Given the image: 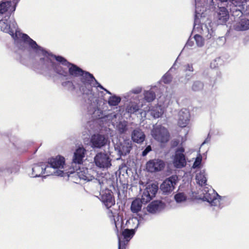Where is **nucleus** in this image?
<instances>
[{"instance_id": "nucleus-39", "label": "nucleus", "mask_w": 249, "mask_h": 249, "mask_svg": "<svg viewBox=\"0 0 249 249\" xmlns=\"http://www.w3.org/2000/svg\"><path fill=\"white\" fill-rule=\"evenodd\" d=\"M99 113L101 114V111L100 109L98 108L94 109V110L92 113L94 117H97L98 116L99 117H102V115H100Z\"/></svg>"}, {"instance_id": "nucleus-2", "label": "nucleus", "mask_w": 249, "mask_h": 249, "mask_svg": "<svg viewBox=\"0 0 249 249\" xmlns=\"http://www.w3.org/2000/svg\"><path fill=\"white\" fill-rule=\"evenodd\" d=\"M19 1V0H3L0 2V29L2 32L9 34L19 47H21L22 44L28 45L31 53L34 54L36 60L33 68L36 71L42 74L51 63L55 60L56 55L45 50L27 35L21 33L18 30L15 20L10 18L9 15L15 11Z\"/></svg>"}, {"instance_id": "nucleus-45", "label": "nucleus", "mask_w": 249, "mask_h": 249, "mask_svg": "<svg viewBox=\"0 0 249 249\" xmlns=\"http://www.w3.org/2000/svg\"><path fill=\"white\" fill-rule=\"evenodd\" d=\"M188 76L186 75V78L187 79V81H188L190 79V77H187Z\"/></svg>"}, {"instance_id": "nucleus-6", "label": "nucleus", "mask_w": 249, "mask_h": 249, "mask_svg": "<svg viewBox=\"0 0 249 249\" xmlns=\"http://www.w3.org/2000/svg\"><path fill=\"white\" fill-rule=\"evenodd\" d=\"M65 166V158L63 157L58 156L55 158L50 159L45 170L47 175H56L63 177L68 172H65L63 169Z\"/></svg>"}, {"instance_id": "nucleus-7", "label": "nucleus", "mask_w": 249, "mask_h": 249, "mask_svg": "<svg viewBox=\"0 0 249 249\" xmlns=\"http://www.w3.org/2000/svg\"><path fill=\"white\" fill-rule=\"evenodd\" d=\"M152 137L158 142L166 143L169 140V133L168 130L161 125H155L151 131Z\"/></svg>"}, {"instance_id": "nucleus-1", "label": "nucleus", "mask_w": 249, "mask_h": 249, "mask_svg": "<svg viewBox=\"0 0 249 249\" xmlns=\"http://www.w3.org/2000/svg\"><path fill=\"white\" fill-rule=\"evenodd\" d=\"M42 74L45 76L54 78L58 75L62 79L65 80L61 85L70 91L78 89L87 98L88 103L95 106L99 98H102L105 93L99 91V88L111 96L108 98L107 103L110 106H116L120 103L121 98L105 89L89 72L83 70L77 65L69 62L61 56H56Z\"/></svg>"}, {"instance_id": "nucleus-10", "label": "nucleus", "mask_w": 249, "mask_h": 249, "mask_svg": "<svg viewBox=\"0 0 249 249\" xmlns=\"http://www.w3.org/2000/svg\"><path fill=\"white\" fill-rule=\"evenodd\" d=\"M111 160L107 154L98 153L94 158L95 165L100 168H108L111 165Z\"/></svg>"}, {"instance_id": "nucleus-41", "label": "nucleus", "mask_w": 249, "mask_h": 249, "mask_svg": "<svg viewBox=\"0 0 249 249\" xmlns=\"http://www.w3.org/2000/svg\"><path fill=\"white\" fill-rule=\"evenodd\" d=\"M0 172H4V174H6V172L9 173V171L6 167H1L0 168Z\"/></svg>"}, {"instance_id": "nucleus-24", "label": "nucleus", "mask_w": 249, "mask_h": 249, "mask_svg": "<svg viewBox=\"0 0 249 249\" xmlns=\"http://www.w3.org/2000/svg\"><path fill=\"white\" fill-rule=\"evenodd\" d=\"M228 12L225 7H220L217 12V18L218 24H223L229 19Z\"/></svg>"}, {"instance_id": "nucleus-28", "label": "nucleus", "mask_w": 249, "mask_h": 249, "mask_svg": "<svg viewBox=\"0 0 249 249\" xmlns=\"http://www.w3.org/2000/svg\"><path fill=\"white\" fill-rule=\"evenodd\" d=\"M144 99L147 102H152L156 98L155 92L151 89L144 90L143 92Z\"/></svg>"}, {"instance_id": "nucleus-33", "label": "nucleus", "mask_w": 249, "mask_h": 249, "mask_svg": "<svg viewBox=\"0 0 249 249\" xmlns=\"http://www.w3.org/2000/svg\"><path fill=\"white\" fill-rule=\"evenodd\" d=\"M108 216L111 218V220H113L115 223V227L117 228V223L116 221V219H117V221L119 220V216L117 213H113L111 211H109L108 212Z\"/></svg>"}, {"instance_id": "nucleus-12", "label": "nucleus", "mask_w": 249, "mask_h": 249, "mask_svg": "<svg viewBox=\"0 0 249 249\" xmlns=\"http://www.w3.org/2000/svg\"><path fill=\"white\" fill-rule=\"evenodd\" d=\"M134 233V230L125 229L123 231L121 237L118 235V249H125L126 244L132 238Z\"/></svg>"}, {"instance_id": "nucleus-38", "label": "nucleus", "mask_w": 249, "mask_h": 249, "mask_svg": "<svg viewBox=\"0 0 249 249\" xmlns=\"http://www.w3.org/2000/svg\"><path fill=\"white\" fill-rule=\"evenodd\" d=\"M151 147L150 145L147 146L145 149L142 151V156H145L150 151H151Z\"/></svg>"}, {"instance_id": "nucleus-36", "label": "nucleus", "mask_w": 249, "mask_h": 249, "mask_svg": "<svg viewBox=\"0 0 249 249\" xmlns=\"http://www.w3.org/2000/svg\"><path fill=\"white\" fill-rule=\"evenodd\" d=\"M221 60L220 58L217 57L213 60L210 64V66L212 68H216L218 66L219 64H220Z\"/></svg>"}, {"instance_id": "nucleus-17", "label": "nucleus", "mask_w": 249, "mask_h": 249, "mask_svg": "<svg viewBox=\"0 0 249 249\" xmlns=\"http://www.w3.org/2000/svg\"><path fill=\"white\" fill-rule=\"evenodd\" d=\"M100 199L107 209L115 204V199L112 193L109 190H106L100 194Z\"/></svg>"}, {"instance_id": "nucleus-8", "label": "nucleus", "mask_w": 249, "mask_h": 249, "mask_svg": "<svg viewBox=\"0 0 249 249\" xmlns=\"http://www.w3.org/2000/svg\"><path fill=\"white\" fill-rule=\"evenodd\" d=\"M93 173H94L91 169H88V168H79L77 172V175L80 179L89 181L93 179V182L95 184H97L100 187H101V184L103 183V181H100L99 179H95Z\"/></svg>"}, {"instance_id": "nucleus-9", "label": "nucleus", "mask_w": 249, "mask_h": 249, "mask_svg": "<svg viewBox=\"0 0 249 249\" xmlns=\"http://www.w3.org/2000/svg\"><path fill=\"white\" fill-rule=\"evenodd\" d=\"M185 149L182 147H178L173 158V164L177 168H182L186 165V160L184 152Z\"/></svg>"}, {"instance_id": "nucleus-31", "label": "nucleus", "mask_w": 249, "mask_h": 249, "mask_svg": "<svg viewBox=\"0 0 249 249\" xmlns=\"http://www.w3.org/2000/svg\"><path fill=\"white\" fill-rule=\"evenodd\" d=\"M176 201L178 203H182L187 199V196L184 193H178L174 196Z\"/></svg>"}, {"instance_id": "nucleus-4", "label": "nucleus", "mask_w": 249, "mask_h": 249, "mask_svg": "<svg viewBox=\"0 0 249 249\" xmlns=\"http://www.w3.org/2000/svg\"><path fill=\"white\" fill-rule=\"evenodd\" d=\"M158 190V186L156 183L148 184L142 196L141 200L136 199L131 203V210L134 213L139 212L142 208V203L149 202L156 195Z\"/></svg>"}, {"instance_id": "nucleus-37", "label": "nucleus", "mask_w": 249, "mask_h": 249, "mask_svg": "<svg viewBox=\"0 0 249 249\" xmlns=\"http://www.w3.org/2000/svg\"><path fill=\"white\" fill-rule=\"evenodd\" d=\"M184 70L190 72L194 71V68L192 64H187L184 66Z\"/></svg>"}, {"instance_id": "nucleus-18", "label": "nucleus", "mask_w": 249, "mask_h": 249, "mask_svg": "<svg viewBox=\"0 0 249 249\" xmlns=\"http://www.w3.org/2000/svg\"><path fill=\"white\" fill-rule=\"evenodd\" d=\"M233 29L236 31H246L249 30V19L241 18L235 20L233 23Z\"/></svg>"}, {"instance_id": "nucleus-14", "label": "nucleus", "mask_w": 249, "mask_h": 249, "mask_svg": "<svg viewBox=\"0 0 249 249\" xmlns=\"http://www.w3.org/2000/svg\"><path fill=\"white\" fill-rule=\"evenodd\" d=\"M114 148L120 156L126 155L132 148V142L129 140H124L122 142L116 143Z\"/></svg>"}, {"instance_id": "nucleus-23", "label": "nucleus", "mask_w": 249, "mask_h": 249, "mask_svg": "<svg viewBox=\"0 0 249 249\" xmlns=\"http://www.w3.org/2000/svg\"><path fill=\"white\" fill-rule=\"evenodd\" d=\"M132 140L136 143H141L145 140V136L143 132L140 128L134 129L131 135Z\"/></svg>"}, {"instance_id": "nucleus-3", "label": "nucleus", "mask_w": 249, "mask_h": 249, "mask_svg": "<svg viewBox=\"0 0 249 249\" xmlns=\"http://www.w3.org/2000/svg\"><path fill=\"white\" fill-rule=\"evenodd\" d=\"M205 8L203 6H199L196 4L195 17L194 25V31L201 34V35L196 34L194 38L196 41V45L199 47H202L204 44V39L211 38L214 34V31L210 25H207V24H200L201 21H203V18L205 17L204 11ZM208 23L210 24V22Z\"/></svg>"}, {"instance_id": "nucleus-20", "label": "nucleus", "mask_w": 249, "mask_h": 249, "mask_svg": "<svg viewBox=\"0 0 249 249\" xmlns=\"http://www.w3.org/2000/svg\"><path fill=\"white\" fill-rule=\"evenodd\" d=\"M86 150L83 146H78L75 150L72 158V163L81 164L85 157Z\"/></svg>"}, {"instance_id": "nucleus-42", "label": "nucleus", "mask_w": 249, "mask_h": 249, "mask_svg": "<svg viewBox=\"0 0 249 249\" xmlns=\"http://www.w3.org/2000/svg\"><path fill=\"white\" fill-rule=\"evenodd\" d=\"M247 10H246V11L245 12H238L239 13L237 15H239V14H242L243 13H249V5H248V4L247 3Z\"/></svg>"}, {"instance_id": "nucleus-13", "label": "nucleus", "mask_w": 249, "mask_h": 249, "mask_svg": "<svg viewBox=\"0 0 249 249\" xmlns=\"http://www.w3.org/2000/svg\"><path fill=\"white\" fill-rule=\"evenodd\" d=\"M178 177L177 176H172L166 179L160 185V188L164 194L171 193L175 188Z\"/></svg>"}, {"instance_id": "nucleus-29", "label": "nucleus", "mask_w": 249, "mask_h": 249, "mask_svg": "<svg viewBox=\"0 0 249 249\" xmlns=\"http://www.w3.org/2000/svg\"><path fill=\"white\" fill-rule=\"evenodd\" d=\"M116 129L120 134H124L127 130V122L124 121L118 123L116 125Z\"/></svg>"}, {"instance_id": "nucleus-16", "label": "nucleus", "mask_w": 249, "mask_h": 249, "mask_svg": "<svg viewBox=\"0 0 249 249\" xmlns=\"http://www.w3.org/2000/svg\"><path fill=\"white\" fill-rule=\"evenodd\" d=\"M147 110H144L141 112L140 114L142 117L146 118ZM164 111V107L159 105H157L151 108L149 107L147 112H150L151 115L154 118H158L161 116Z\"/></svg>"}, {"instance_id": "nucleus-26", "label": "nucleus", "mask_w": 249, "mask_h": 249, "mask_svg": "<svg viewBox=\"0 0 249 249\" xmlns=\"http://www.w3.org/2000/svg\"><path fill=\"white\" fill-rule=\"evenodd\" d=\"M196 179L197 184L201 186L206 185L207 177L205 170L198 169L196 171Z\"/></svg>"}, {"instance_id": "nucleus-27", "label": "nucleus", "mask_w": 249, "mask_h": 249, "mask_svg": "<svg viewBox=\"0 0 249 249\" xmlns=\"http://www.w3.org/2000/svg\"><path fill=\"white\" fill-rule=\"evenodd\" d=\"M142 90V89L141 87H136L131 90H130L129 92L127 93L124 96V97L125 99H139V97L138 95L136 94H138L141 92Z\"/></svg>"}, {"instance_id": "nucleus-44", "label": "nucleus", "mask_w": 249, "mask_h": 249, "mask_svg": "<svg viewBox=\"0 0 249 249\" xmlns=\"http://www.w3.org/2000/svg\"><path fill=\"white\" fill-rule=\"evenodd\" d=\"M113 116L114 118H116L117 114H113V115H111V117Z\"/></svg>"}, {"instance_id": "nucleus-15", "label": "nucleus", "mask_w": 249, "mask_h": 249, "mask_svg": "<svg viewBox=\"0 0 249 249\" xmlns=\"http://www.w3.org/2000/svg\"><path fill=\"white\" fill-rule=\"evenodd\" d=\"M165 166L164 162L160 159H154L148 161L146 165V169L150 172H155L162 170Z\"/></svg>"}, {"instance_id": "nucleus-30", "label": "nucleus", "mask_w": 249, "mask_h": 249, "mask_svg": "<svg viewBox=\"0 0 249 249\" xmlns=\"http://www.w3.org/2000/svg\"><path fill=\"white\" fill-rule=\"evenodd\" d=\"M139 220L136 217H132L127 221V225L128 227L131 228V229L135 230L138 228L139 225Z\"/></svg>"}, {"instance_id": "nucleus-5", "label": "nucleus", "mask_w": 249, "mask_h": 249, "mask_svg": "<svg viewBox=\"0 0 249 249\" xmlns=\"http://www.w3.org/2000/svg\"><path fill=\"white\" fill-rule=\"evenodd\" d=\"M200 195V199L204 201H207L214 209H219L224 206L226 200L225 197H222L218 195L212 188L205 187L202 190Z\"/></svg>"}, {"instance_id": "nucleus-35", "label": "nucleus", "mask_w": 249, "mask_h": 249, "mask_svg": "<svg viewBox=\"0 0 249 249\" xmlns=\"http://www.w3.org/2000/svg\"><path fill=\"white\" fill-rule=\"evenodd\" d=\"M171 74L169 72H167L163 76L161 81L165 84H168L171 81Z\"/></svg>"}, {"instance_id": "nucleus-19", "label": "nucleus", "mask_w": 249, "mask_h": 249, "mask_svg": "<svg viewBox=\"0 0 249 249\" xmlns=\"http://www.w3.org/2000/svg\"><path fill=\"white\" fill-rule=\"evenodd\" d=\"M190 114L188 109L186 108L181 109L178 112V124L179 126L184 127L189 123Z\"/></svg>"}, {"instance_id": "nucleus-25", "label": "nucleus", "mask_w": 249, "mask_h": 249, "mask_svg": "<svg viewBox=\"0 0 249 249\" xmlns=\"http://www.w3.org/2000/svg\"><path fill=\"white\" fill-rule=\"evenodd\" d=\"M126 106V112L129 114H133L138 111L140 109V106L138 104L139 99H131Z\"/></svg>"}, {"instance_id": "nucleus-11", "label": "nucleus", "mask_w": 249, "mask_h": 249, "mask_svg": "<svg viewBox=\"0 0 249 249\" xmlns=\"http://www.w3.org/2000/svg\"><path fill=\"white\" fill-rule=\"evenodd\" d=\"M90 141L91 146L93 148H101L109 142L107 136L100 134L92 135Z\"/></svg>"}, {"instance_id": "nucleus-34", "label": "nucleus", "mask_w": 249, "mask_h": 249, "mask_svg": "<svg viewBox=\"0 0 249 249\" xmlns=\"http://www.w3.org/2000/svg\"><path fill=\"white\" fill-rule=\"evenodd\" d=\"M202 157L200 154L196 158V160L193 163L192 168L194 169L198 168L201 163Z\"/></svg>"}, {"instance_id": "nucleus-40", "label": "nucleus", "mask_w": 249, "mask_h": 249, "mask_svg": "<svg viewBox=\"0 0 249 249\" xmlns=\"http://www.w3.org/2000/svg\"><path fill=\"white\" fill-rule=\"evenodd\" d=\"M194 45V42L192 40V39H189L186 44V47H192Z\"/></svg>"}, {"instance_id": "nucleus-43", "label": "nucleus", "mask_w": 249, "mask_h": 249, "mask_svg": "<svg viewBox=\"0 0 249 249\" xmlns=\"http://www.w3.org/2000/svg\"><path fill=\"white\" fill-rule=\"evenodd\" d=\"M210 141V139L207 138L205 141L202 143V145L204 144L205 143L208 142Z\"/></svg>"}, {"instance_id": "nucleus-21", "label": "nucleus", "mask_w": 249, "mask_h": 249, "mask_svg": "<svg viewBox=\"0 0 249 249\" xmlns=\"http://www.w3.org/2000/svg\"><path fill=\"white\" fill-rule=\"evenodd\" d=\"M165 204L160 200L153 201L147 207V211L151 213H156L163 210Z\"/></svg>"}, {"instance_id": "nucleus-32", "label": "nucleus", "mask_w": 249, "mask_h": 249, "mask_svg": "<svg viewBox=\"0 0 249 249\" xmlns=\"http://www.w3.org/2000/svg\"><path fill=\"white\" fill-rule=\"evenodd\" d=\"M203 84L200 81H194L192 86V89L194 91H199L203 88Z\"/></svg>"}, {"instance_id": "nucleus-22", "label": "nucleus", "mask_w": 249, "mask_h": 249, "mask_svg": "<svg viewBox=\"0 0 249 249\" xmlns=\"http://www.w3.org/2000/svg\"><path fill=\"white\" fill-rule=\"evenodd\" d=\"M47 165L44 163H40L34 165L32 168V172L30 176L33 178H36L41 176L43 174H46V176H50L47 175V172L45 170Z\"/></svg>"}]
</instances>
